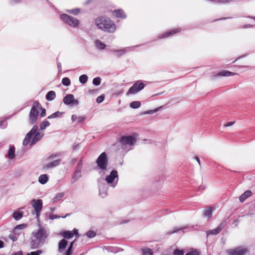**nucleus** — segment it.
Wrapping results in <instances>:
<instances>
[{
  "label": "nucleus",
  "instance_id": "f257e3e1",
  "mask_svg": "<svg viewBox=\"0 0 255 255\" xmlns=\"http://www.w3.org/2000/svg\"><path fill=\"white\" fill-rule=\"evenodd\" d=\"M48 237V234L41 227L36 232L33 231L32 239L30 242L31 249H35L41 247Z\"/></svg>",
  "mask_w": 255,
  "mask_h": 255
},
{
  "label": "nucleus",
  "instance_id": "f03ea898",
  "mask_svg": "<svg viewBox=\"0 0 255 255\" xmlns=\"http://www.w3.org/2000/svg\"><path fill=\"white\" fill-rule=\"evenodd\" d=\"M95 23L98 27L103 31L114 33L116 30V24L109 17L99 16L95 19Z\"/></svg>",
  "mask_w": 255,
  "mask_h": 255
},
{
  "label": "nucleus",
  "instance_id": "7ed1b4c3",
  "mask_svg": "<svg viewBox=\"0 0 255 255\" xmlns=\"http://www.w3.org/2000/svg\"><path fill=\"white\" fill-rule=\"evenodd\" d=\"M38 128V127L37 125H34L31 129L26 134L23 140V145L24 146H27L28 144H30V146H32L41 139L43 134L37 131Z\"/></svg>",
  "mask_w": 255,
  "mask_h": 255
},
{
  "label": "nucleus",
  "instance_id": "20e7f679",
  "mask_svg": "<svg viewBox=\"0 0 255 255\" xmlns=\"http://www.w3.org/2000/svg\"><path fill=\"white\" fill-rule=\"evenodd\" d=\"M61 154L60 152H55L50 154L46 158V160L50 161L47 163L43 165V169H48L53 168L58 166L61 161L60 158Z\"/></svg>",
  "mask_w": 255,
  "mask_h": 255
},
{
  "label": "nucleus",
  "instance_id": "39448f33",
  "mask_svg": "<svg viewBox=\"0 0 255 255\" xmlns=\"http://www.w3.org/2000/svg\"><path fill=\"white\" fill-rule=\"evenodd\" d=\"M38 109H41V105L37 101H34L29 114V122L31 125L35 124L38 116Z\"/></svg>",
  "mask_w": 255,
  "mask_h": 255
},
{
  "label": "nucleus",
  "instance_id": "423d86ee",
  "mask_svg": "<svg viewBox=\"0 0 255 255\" xmlns=\"http://www.w3.org/2000/svg\"><path fill=\"white\" fill-rule=\"evenodd\" d=\"M108 162L109 159L105 152H102L96 160L98 167L104 173L107 170Z\"/></svg>",
  "mask_w": 255,
  "mask_h": 255
},
{
  "label": "nucleus",
  "instance_id": "0eeeda50",
  "mask_svg": "<svg viewBox=\"0 0 255 255\" xmlns=\"http://www.w3.org/2000/svg\"><path fill=\"white\" fill-rule=\"evenodd\" d=\"M30 204L34 209V210L31 212L32 214H35L36 218L37 219V220H39L40 215V213L43 208L42 200L39 199H33L30 201Z\"/></svg>",
  "mask_w": 255,
  "mask_h": 255
},
{
  "label": "nucleus",
  "instance_id": "6e6552de",
  "mask_svg": "<svg viewBox=\"0 0 255 255\" xmlns=\"http://www.w3.org/2000/svg\"><path fill=\"white\" fill-rule=\"evenodd\" d=\"M105 180L108 184H110L111 187H115L119 180L118 171L116 170H112L110 175L106 177Z\"/></svg>",
  "mask_w": 255,
  "mask_h": 255
},
{
  "label": "nucleus",
  "instance_id": "1a4fd4ad",
  "mask_svg": "<svg viewBox=\"0 0 255 255\" xmlns=\"http://www.w3.org/2000/svg\"><path fill=\"white\" fill-rule=\"evenodd\" d=\"M138 136L137 133H134L132 135H123L120 139V142L123 145H134L136 141V137Z\"/></svg>",
  "mask_w": 255,
  "mask_h": 255
},
{
  "label": "nucleus",
  "instance_id": "9d476101",
  "mask_svg": "<svg viewBox=\"0 0 255 255\" xmlns=\"http://www.w3.org/2000/svg\"><path fill=\"white\" fill-rule=\"evenodd\" d=\"M144 87L145 84L141 80H138L136 81L130 88H129L127 94H135L143 89Z\"/></svg>",
  "mask_w": 255,
  "mask_h": 255
},
{
  "label": "nucleus",
  "instance_id": "9b49d317",
  "mask_svg": "<svg viewBox=\"0 0 255 255\" xmlns=\"http://www.w3.org/2000/svg\"><path fill=\"white\" fill-rule=\"evenodd\" d=\"M228 255H245L248 252L247 248L240 246L234 249H229L227 251Z\"/></svg>",
  "mask_w": 255,
  "mask_h": 255
},
{
  "label": "nucleus",
  "instance_id": "f8f14e48",
  "mask_svg": "<svg viewBox=\"0 0 255 255\" xmlns=\"http://www.w3.org/2000/svg\"><path fill=\"white\" fill-rule=\"evenodd\" d=\"M141 46V45H137L136 46H131V47H127L124 49L120 50H112V51L115 53L116 56L117 57H120V56L125 54L126 53L129 52V51L133 50V49L136 47H139Z\"/></svg>",
  "mask_w": 255,
  "mask_h": 255
},
{
  "label": "nucleus",
  "instance_id": "ddd939ff",
  "mask_svg": "<svg viewBox=\"0 0 255 255\" xmlns=\"http://www.w3.org/2000/svg\"><path fill=\"white\" fill-rule=\"evenodd\" d=\"M65 22L70 26L76 27L79 24V21L76 18L65 14Z\"/></svg>",
  "mask_w": 255,
  "mask_h": 255
},
{
  "label": "nucleus",
  "instance_id": "4468645a",
  "mask_svg": "<svg viewBox=\"0 0 255 255\" xmlns=\"http://www.w3.org/2000/svg\"><path fill=\"white\" fill-rule=\"evenodd\" d=\"M226 225L227 222L226 220L222 221L217 228L212 230L207 231L206 234L207 236H209L210 235H216L218 234L219 233H220L222 230L226 226Z\"/></svg>",
  "mask_w": 255,
  "mask_h": 255
},
{
  "label": "nucleus",
  "instance_id": "2eb2a0df",
  "mask_svg": "<svg viewBox=\"0 0 255 255\" xmlns=\"http://www.w3.org/2000/svg\"><path fill=\"white\" fill-rule=\"evenodd\" d=\"M108 185L105 183L99 184V194L102 198H105L108 195Z\"/></svg>",
  "mask_w": 255,
  "mask_h": 255
},
{
  "label": "nucleus",
  "instance_id": "dca6fc26",
  "mask_svg": "<svg viewBox=\"0 0 255 255\" xmlns=\"http://www.w3.org/2000/svg\"><path fill=\"white\" fill-rule=\"evenodd\" d=\"M78 104V100L74 99V96L72 94H68L65 96V104L76 105Z\"/></svg>",
  "mask_w": 255,
  "mask_h": 255
},
{
  "label": "nucleus",
  "instance_id": "f3484780",
  "mask_svg": "<svg viewBox=\"0 0 255 255\" xmlns=\"http://www.w3.org/2000/svg\"><path fill=\"white\" fill-rule=\"evenodd\" d=\"M74 236L78 237L80 236L78 229L74 228L72 231L65 230V239H70Z\"/></svg>",
  "mask_w": 255,
  "mask_h": 255
},
{
  "label": "nucleus",
  "instance_id": "a211bd4d",
  "mask_svg": "<svg viewBox=\"0 0 255 255\" xmlns=\"http://www.w3.org/2000/svg\"><path fill=\"white\" fill-rule=\"evenodd\" d=\"M215 210L214 207H207L203 212V215L204 217L207 218L208 219L212 217L213 212Z\"/></svg>",
  "mask_w": 255,
  "mask_h": 255
},
{
  "label": "nucleus",
  "instance_id": "6ab92c4d",
  "mask_svg": "<svg viewBox=\"0 0 255 255\" xmlns=\"http://www.w3.org/2000/svg\"><path fill=\"white\" fill-rule=\"evenodd\" d=\"M179 31H180L179 28L173 29L171 30L165 32L164 33L160 35V36H158V38H163L165 37H167L168 36H172V35H174V34L179 32Z\"/></svg>",
  "mask_w": 255,
  "mask_h": 255
},
{
  "label": "nucleus",
  "instance_id": "aec40b11",
  "mask_svg": "<svg viewBox=\"0 0 255 255\" xmlns=\"http://www.w3.org/2000/svg\"><path fill=\"white\" fill-rule=\"evenodd\" d=\"M113 14L116 17L126 18L127 15L123 9H119L113 11Z\"/></svg>",
  "mask_w": 255,
  "mask_h": 255
},
{
  "label": "nucleus",
  "instance_id": "412c9836",
  "mask_svg": "<svg viewBox=\"0 0 255 255\" xmlns=\"http://www.w3.org/2000/svg\"><path fill=\"white\" fill-rule=\"evenodd\" d=\"M252 195V192L251 190L246 191L240 197L239 199L241 202H244L248 198L250 197Z\"/></svg>",
  "mask_w": 255,
  "mask_h": 255
},
{
  "label": "nucleus",
  "instance_id": "4be33fe9",
  "mask_svg": "<svg viewBox=\"0 0 255 255\" xmlns=\"http://www.w3.org/2000/svg\"><path fill=\"white\" fill-rule=\"evenodd\" d=\"M73 122H76L77 124L83 123L86 119L85 116L77 117L75 115H73L71 117Z\"/></svg>",
  "mask_w": 255,
  "mask_h": 255
},
{
  "label": "nucleus",
  "instance_id": "5701e85b",
  "mask_svg": "<svg viewBox=\"0 0 255 255\" xmlns=\"http://www.w3.org/2000/svg\"><path fill=\"white\" fill-rule=\"evenodd\" d=\"M49 179V177L48 175L47 174H42L40 175L38 177V182L41 184H46Z\"/></svg>",
  "mask_w": 255,
  "mask_h": 255
},
{
  "label": "nucleus",
  "instance_id": "b1692460",
  "mask_svg": "<svg viewBox=\"0 0 255 255\" xmlns=\"http://www.w3.org/2000/svg\"><path fill=\"white\" fill-rule=\"evenodd\" d=\"M7 156L10 159H13L15 157V147L13 145L9 147Z\"/></svg>",
  "mask_w": 255,
  "mask_h": 255
},
{
  "label": "nucleus",
  "instance_id": "393cba45",
  "mask_svg": "<svg viewBox=\"0 0 255 255\" xmlns=\"http://www.w3.org/2000/svg\"><path fill=\"white\" fill-rule=\"evenodd\" d=\"M56 97L55 92L53 91H49L46 95V99L48 101L54 100Z\"/></svg>",
  "mask_w": 255,
  "mask_h": 255
},
{
  "label": "nucleus",
  "instance_id": "a878e982",
  "mask_svg": "<svg viewBox=\"0 0 255 255\" xmlns=\"http://www.w3.org/2000/svg\"><path fill=\"white\" fill-rule=\"evenodd\" d=\"M81 176V172L74 171L72 177V182L74 183L76 182Z\"/></svg>",
  "mask_w": 255,
  "mask_h": 255
},
{
  "label": "nucleus",
  "instance_id": "bb28decb",
  "mask_svg": "<svg viewBox=\"0 0 255 255\" xmlns=\"http://www.w3.org/2000/svg\"><path fill=\"white\" fill-rule=\"evenodd\" d=\"M23 213L22 212L15 211L12 214V217L16 221H18L22 218L23 217Z\"/></svg>",
  "mask_w": 255,
  "mask_h": 255
},
{
  "label": "nucleus",
  "instance_id": "cd10ccee",
  "mask_svg": "<svg viewBox=\"0 0 255 255\" xmlns=\"http://www.w3.org/2000/svg\"><path fill=\"white\" fill-rule=\"evenodd\" d=\"M95 44L97 48L99 50H104L106 47V44L99 40H96Z\"/></svg>",
  "mask_w": 255,
  "mask_h": 255
},
{
  "label": "nucleus",
  "instance_id": "c85d7f7f",
  "mask_svg": "<svg viewBox=\"0 0 255 255\" xmlns=\"http://www.w3.org/2000/svg\"><path fill=\"white\" fill-rule=\"evenodd\" d=\"M83 157H82L78 160V164H77V165L75 167V171H78V172H82V169L83 168Z\"/></svg>",
  "mask_w": 255,
  "mask_h": 255
},
{
  "label": "nucleus",
  "instance_id": "c756f323",
  "mask_svg": "<svg viewBox=\"0 0 255 255\" xmlns=\"http://www.w3.org/2000/svg\"><path fill=\"white\" fill-rule=\"evenodd\" d=\"M235 75L234 73L231 72L227 70H223L218 73V75L220 76L229 77Z\"/></svg>",
  "mask_w": 255,
  "mask_h": 255
},
{
  "label": "nucleus",
  "instance_id": "7c9ffc66",
  "mask_svg": "<svg viewBox=\"0 0 255 255\" xmlns=\"http://www.w3.org/2000/svg\"><path fill=\"white\" fill-rule=\"evenodd\" d=\"M63 114V112H61L59 111H57L56 112H55L54 113L51 114L49 116L47 117V119H51L54 118H57L61 117Z\"/></svg>",
  "mask_w": 255,
  "mask_h": 255
},
{
  "label": "nucleus",
  "instance_id": "2f4dec72",
  "mask_svg": "<svg viewBox=\"0 0 255 255\" xmlns=\"http://www.w3.org/2000/svg\"><path fill=\"white\" fill-rule=\"evenodd\" d=\"M88 77L87 75L83 74L79 77V82L82 84H84L87 82Z\"/></svg>",
  "mask_w": 255,
  "mask_h": 255
},
{
  "label": "nucleus",
  "instance_id": "473e14b6",
  "mask_svg": "<svg viewBox=\"0 0 255 255\" xmlns=\"http://www.w3.org/2000/svg\"><path fill=\"white\" fill-rule=\"evenodd\" d=\"M141 103L139 101H133L130 103V107L132 109H136L140 107Z\"/></svg>",
  "mask_w": 255,
  "mask_h": 255
},
{
  "label": "nucleus",
  "instance_id": "72a5a7b5",
  "mask_svg": "<svg viewBox=\"0 0 255 255\" xmlns=\"http://www.w3.org/2000/svg\"><path fill=\"white\" fill-rule=\"evenodd\" d=\"M189 227L187 226V227H184L183 228H177L176 227L174 228L173 230L171 231H169L168 232H167L166 233V235H170L173 233H176L178 231H180V230H182L183 229H186L187 228H188Z\"/></svg>",
  "mask_w": 255,
  "mask_h": 255
},
{
  "label": "nucleus",
  "instance_id": "f704fd0d",
  "mask_svg": "<svg viewBox=\"0 0 255 255\" xmlns=\"http://www.w3.org/2000/svg\"><path fill=\"white\" fill-rule=\"evenodd\" d=\"M64 196V193H59L57 194L53 198V202H57L60 200Z\"/></svg>",
  "mask_w": 255,
  "mask_h": 255
},
{
  "label": "nucleus",
  "instance_id": "c9c22d12",
  "mask_svg": "<svg viewBox=\"0 0 255 255\" xmlns=\"http://www.w3.org/2000/svg\"><path fill=\"white\" fill-rule=\"evenodd\" d=\"M10 117H6L5 119H3L0 121V128H5L7 126V123L6 120L8 119Z\"/></svg>",
  "mask_w": 255,
  "mask_h": 255
},
{
  "label": "nucleus",
  "instance_id": "e433bc0d",
  "mask_svg": "<svg viewBox=\"0 0 255 255\" xmlns=\"http://www.w3.org/2000/svg\"><path fill=\"white\" fill-rule=\"evenodd\" d=\"M46 0L54 8V9L56 11V12L58 14H60V19L62 21H64V14L61 13V12L48 0Z\"/></svg>",
  "mask_w": 255,
  "mask_h": 255
},
{
  "label": "nucleus",
  "instance_id": "4c0bfd02",
  "mask_svg": "<svg viewBox=\"0 0 255 255\" xmlns=\"http://www.w3.org/2000/svg\"><path fill=\"white\" fill-rule=\"evenodd\" d=\"M50 125V123L48 121H44L40 124V129L43 130Z\"/></svg>",
  "mask_w": 255,
  "mask_h": 255
},
{
  "label": "nucleus",
  "instance_id": "58836bf2",
  "mask_svg": "<svg viewBox=\"0 0 255 255\" xmlns=\"http://www.w3.org/2000/svg\"><path fill=\"white\" fill-rule=\"evenodd\" d=\"M80 9L79 8H74V9H67L66 10V11L70 13H72L74 15H77L78 14H79L80 12Z\"/></svg>",
  "mask_w": 255,
  "mask_h": 255
},
{
  "label": "nucleus",
  "instance_id": "ea45409f",
  "mask_svg": "<svg viewBox=\"0 0 255 255\" xmlns=\"http://www.w3.org/2000/svg\"><path fill=\"white\" fill-rule=\"evenodd\" d=\"M86 235L88 238L91 239L96 236V233L93 230H90L86 233Z\"/></svg>",
  "mask_w": 255,
  "mask_h": 255
},
{
  "label": "nucleus",
  "instance_id": "a19ab883",
  "mask_svg": "<svg viewBox=\"0 0 255 255\" xmlns=\"http://www.w3.org/2000/svg\"><path fill=\"white\" fill-rule=\"evenodd\" d=\"M74 241H73L72 242L69 247L68 248V249L65 253V255H71L72 253V248H73V244H74Z\"/></svg>",
  "mask_w": 255,
  "mask_h": 255
},
{
  "label": "nucleus",
  "instance_id": "79ce46f5",
  "mask_svg": "<svg viewBox=\"0 0 255 255\" xmlns=\"http://www.w3.org/2000/svg\"><path fill=\"white\" fill-rule=\"evenodd\" d=\"M153 252L152 250L149 248H146L142 250L143 255H152Z\"/></svg>",
  "mask_w": 255,
  "mask_h": 255
},
{
  "label": "nucleus",
  "instance_id": "37998d69",
  "mask_svg": "<svg viewBox=\"0 0 255 255\" xmlns=\"http://www.w3.org/2000/svg\"><path fill=\"white\" fill-rule=\"evenodd\" d=\"M101 82V79L99 77H96L93 80V84L95 86H99L100 85Z\"/></svg>",
  "mask_w": 255,
  "mask_h": 255
},
{
  "label": "nucleus",
  "instance_id": "c03bdc74",
  "mask_svg": "<svg viewBox=\"0 0 255 255\" xmlns=\"http://www.w3.org/2000/svg\"><path fill=\"white\" fill-rule=\"evenodd\" d=\"M59 252L62 253L64 251V238L59 243L58 245Z\"/></svg>",
  "mask_w": 255,
  "mask_h": 255
},
{
  "label": "nucleus",
  "instance_id": "a18cd8bd",
  "mask_svg": "<svg viewBox=\"0 0 255 255\" xmlns=\"http://www.w3.org/2000/svg\"><path fill=\"white\" fill-rule=\"evenodd\" d=\"M161 108H162V107H160L157 108L154 110H148L146 112H145L144 114H149V115L153 114L158 112L159 111V110Z\"/></svg>",
  "mask_w": 255,
  "mask_h": 255
},
{
  "label": "nucleus",
  "instance_id": "49530a36",
  "mask_svg": "<svg viewBox=\"0 0 255 255\" xmlns=\"http://www.w3.org/2000/svg\"><path fill=\"white\" fill-rule=\"evenodd\" d=\"M184 251L178 249L175 250L173 252V255H184Z\"/></svg>",
  "mask_w": 255,
  "mask_h": 255
},
{
  "label": "nucleus",
  "instance_id": "de8ad7c7",
  "mask_svg": "<svg viewBox=\"0 0 255 255\" xmlns=\"http://www.w3.org/2000/svg\"><path fill=\"white\" fill-rule=\"evenodd\" d=\"M42 250H37L36 251L31 252L30 253H28L27 255H40L42 254Z\"/></svg>",
  "mask_w": 255,
  "mask_h": 255
},
{
  "label": "nucleus",
  "instance_id": "09e8293b",
  "mask_svg": "<svg viewBox=\"0 0 255 255\" xmlns=\"http://www.w3.org/2000/svg\"><path fill=\"white\" fill-rule=\"evenodd\" d=\"M26 227V225L24 224H22L20 225H18L15 226L14 228L13 232H14L16 230H22L25 228Z\"/></svg>",
  "mask_w": 255,
  "mask_h": 255
},
{
  "label": "nucleus",
  "instance_id": "8fccbe9b",
  "mask_svg": "<svg viewBox=\"0 0 255 255\" xmlns=\"http://www.w3.org/2000/svg\"><path fill=\"white\" fill-rule=\"evenodd\" d=\"M104 99H105V96L104 95H101L97 98L96 102L99 104H100L103 102Z\"/></svg>",
  "mask_w": 255,
  "mask_h": 255
},
{
  "label": "nucleus",
  "instance_id": "3c124183",
  "mask_svg": "<svg viewBox=\"0 0 255 255\" xmlns=\"http://www.w3.org/2000/svg\"><path fill=\"white\" fill-rule=\"evenodd\" d=\"M185 255H199V253L197 250H192L185 254Z\"/></svg>",
  "mask_w": 255,
  "mask_h": 255
},
{
  "label": "nucleus",
  "instance_id": "603ef678",
  "mask_svg": "<svg viewBox=\"0 0 255 255\" xmlns=\"http://www.w3.org/2000/svg\"><path fill=\"white\" fill-rule=\"evenodd\" d=\"M8 238L11 240L13 242H15L17 240V236L10 234L8 235Z\"/></svg>",
  "mask_w": 255,
  "mask_h": 255
},
{
  "label": "nucleus",
  "instance_id": "864d4df0",
  "mask_svg": "<svg viewBox=\"0 0 255 255\" xmlns=\"http://www.w3.org/2000/svg\"><path fill=\"white\" fill-rule=\"evenodd\" d=\"M60 217L64 218V216H58L57 215H53V214H51L49 215V219L51 220L58 219V218H60Z\"/></svg>",
  "mask_w": 255,
  "mask_h": 255
},
{
  "label": "nucleus",
  "instance_id": "5fc2aeb1",
  "mask_svg": "<svg viewBox=\"0 0 255 255\" xmlns=\"http://www.w3.org/2000/svg\"><path fill=\"white\" fill-rule=\"evenodd\" d=\"M39 110H41V113L40 114V116L41 117H44L46 116V111L45 109L44 108H42L41 109H39Z\"/></svg>",
  "mask_w": 255,
  "mask_h": 255
},
{
  "label": "nucleus",
  "instance_id": "6e6d98bb",
  "mask_svg": "<svg viewBox=\"0 0 255 255\" xmlns=\"http://www.w3.org/2000/svg\"><path fill=\"white\" fill-rule=\"evenodd\" d=\"M70 84L71 82L70 79L67 77H65V86H68Z\"/></svg>",
  "mask_w": 255,
  "mask_h": 255
},
{
  "label": "nucleus",
  "instance_id": "4d7b16f0",
  "mask_svg": "<svg viewBox=\"0 0 255 255\" xmlns=\"http://www.w3.org/2000/svg\"><path fill=\"white\" fill-rule=\"evenodd\" d=\"M57 68H58V72L60 73V72H61L62 71V65H61V64L58 61H57Z\"/></svg>",
  "mask_w": 255,
  "mask_h": 255
},
{
  "label": "nucleus",
  "instance_id": "13d9d810",
  "mask_svg": "<svg viewBox=\"0 0 255 255\" xmlns=\"http://www.w3.org/2000/svg\"><path fill=\"white\" fill-rule=\"evenodd\" d=\"M235 122H229L225 124L224 126L226 127H230L232 126Z\"/></svg>",
  "mask_w": 255,
  "mask_h": 255
},
{
  "label": "nucleus",
  "instance_id": "bf43d9fd",
  "mask_svg": "<svg viewBox=\"0 0 255 255\" xmlns=\"http://www.w3.org/2000/svg\"><path fill=\"white\" fill-rule=\"evenodd\" d=\"M11 255H23V252L22 251H19L13 253Z\"/></svg>",
  "mask_w": 255,
  "mask_h": 255
},
{
  "label": "nucleus",
  "instance_id": "052dcab7",
  "mask_svg": "<svg viewBox=\"0 0 255 255\" xmlns=\"http://www.w3.org/2000/svg\"><path fill=\"white\" fill-rule=\"evenodd\" d=\"M77 161V158H73V159H72V160H71L70 162V164L71 165H73Z\"/></svg>",
  "mask_w": 255,
  "mask_h": 255
},
{
  "label": "nucleus",
  "instance_id": "680f3d73",
  "mask_svg": "<svg viewBox=\"0 0 255 255\" xmlns=\"http://www.w3.org/2000/svg\"><path fill=\"white\" fill-rule=\"evenodd\" d=\"M254 26L253 25H251V24H245L244 25H243L242 26V28H252Z\"/></svg>",
  "mask_w": 255,
  "mask_h": 255
},
{
  "label": "nucleus",
  "instance_id": "e2e57ef3",
  "mask_svg": "<svg viewBox=\"0 0 255 255\" xmlns=\"http://www.w3.org/2000/svg\"><path fill=\"white\" fill-rule=\"evenodd\" d=\"M72 148H73V149L74 150H77L79 148V144H74L73 145Z\"/></svg>",
  "mask_w": 255,
  "mask_h": 255
},
{
  "label": "nucleus",
  "instance_id": "0e129e2a",
  "mask_svg": "<svg viewBox=\"0 0 255 255\" xmlns=\"http://www.w3.org/2000/svg\"><path fill=\"white\" fill-rule=\"evenodd\" d=\"M246 56V55H242V56H240L239 57H238V58H237L235 61H233V62H235L237 60H239V59H240L241 58H244L245 57V56Z\"/></svg>",
  "mask_w": 255,
  "mask_h": 255
},
{
  "label": "nucleus",
  "instance_id": "69168bd1",
  "mask_svg": "<svg viewBox=\"0 0 255 255\" xmlns=\"http://www.w3.org/2000/svg\"><path fill=\"white\" fill-rule=\"evenodd\" d=\"M195 159L197 161V162L198 163L199 165H200V159L199 158L198 156H195L194 157Z\"/></svg>",
  "mask_w": 255,
  "mask_h": 255
},
{
  "label": "nucleus",
  "instance_id": "338daca9",
  "mask_svg": "<svg viewBox=\"0 0 255 255\" xmlns=\"http://www.w3.org/2000/svg\"><path fill=\"white\" fill-rule=\"evenodd\" d=\"M4 247V243L3 241L0 240V249H1Z\"/></svg>",
  "mask_w": 255,
  "mask_h": 255
},
{
  "label": "nucleus",
  "instance_id": "774afa93",
  "mask_svg": "<svg viewBox=\"0 0 255 255\" xmlns=\"http://www.w3.org/2000/svg\"><path fill=\"white\" fill-rule=\"evenodd\" d=\"M239 219H236L234 221V223L235 224L236 226H238V223H239Z\"/></svg>",
  "mask_w": 255,
  "mask_h": 255
}]
</instances>
